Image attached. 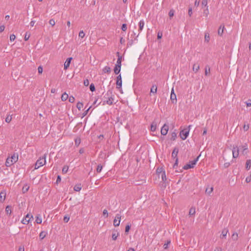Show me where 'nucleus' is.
<instances>
[{
  "mask_svg": "<svg viewBox=\"0 0 251 251\" xmlns=\"http://www.w3.org/2000/svg\"><path fill=\"white\" fill-rule=\"evenodd\" d=\"M122 30L124 31H125L127 29V25L126 24H124L122 26Z\"/></svg>",
  "mask_w": 251,
  "mask_h": 251,
  "instance_id": "de8ad7c7",
  "label": "nucleus"
},
{
  "mask_svg": "<svg viewBox=\"0 0 251 251\" xmlns=\"http://www.w3.org/2000/svg\"><path fill=\"white\" fill-rule=\"evenodd\" d=\"M63 220H64V222L67 223L69 221V217H67L66 216H65L64 217Z\"/></svg>",
  "mask_w": 251,
  "mask_h": 251,
  "instance_id": "338daca9",
  "label": "nucleus"
},
{
  "mask_svg": "<svg viewBox=\"0 0 251 251\" xmlns=\"http://www.w3.org/2000/svg\"><path fill=\"white\" fill-rule=\"evenodd\" d=\"M76 107L80 110L83 107V103L80 102H78L76 104Z\"/></svg>",
  "mask_w": 251,
  "mask_h": 251,
  "instance_id": "4c0bfd02",
  "label": "nucleus"
},
{
  "mask_svg": "<svg viewBox=\"0 0 251 251\" xmlns=\"http://www.w3.org/2000/svg\"><path fill=\"white\" fill-rule=\"evenodd\" d=\"M35 221L37 224H41L42 223V219L40 216H37Z\"/></svg>",
  "mask_w": 251,
  "mask_h": 251,
  "instance_id": "79ce46f5",
  "label": "nucleus"
},
{
  "mask_svg": "<svg viewBox=\"0 0 251 251\" xmlns=\"http://www.w3.org/2000/svg\"><path fill=\"white\" fill-rule=\"evenodd\" d=\"M213 191V187H211L210 188H206V190H205V193L208 194V195H210Z\"/></svg>",
  "mask_w": 251,
  "mask_h": 251,
  "instance_id": "473e14b6",
  "label": "nucleus"
},
{
  "mask_svg": "<svg viewBox=\"0 0 251 251\" xmlns=\"http://www.w3.org/2000/svg\"><path fill=\"white\" fill-rule=\"evenodd\" d=\"M49 23L50 25H51L52 26H54L55 24V22L54 21V20L53 19H50L49 21Z\"/></svg>",
  "mask_w": 251,
  "mask_h": 251,
  "instance_id": "6e6d98bb",
  "label": "nucleus"
},
{
  "mask_svg": "<svg viewBox=\"0 0 251 251\" xmlns=\"http://www.w3.org/2000/svg\"><path fill=\"white\" fill-rule=\"evenodd\" d=\"M121 216L119 214H117L113 221V225L115 226H119L121 221Z\"/></svg>",
  "mask_w": 251,
  "mask_h": 251,
  "instance_id": "423d86ee",
  "label": "nucleus"
},
{
  "mask_svg": "<svg viewBox=\"0 0 251 251\" xmlns=\"http://www.w3.org/2000/svg\"><path fill=\"white\" fill-rule=\"evenodd\" d=\"M78 36L81 38H83L85 36V33L83 30H81L79 32Z\"/></svg>",
  "mask_w": 251,
  "mask_h": 251,
  "instance_id": "c03bdc74",
  "label": "nucleus"
},
{
  "mask_svg": "<svg viewBox=\"0 0 251 251\" xmlns=\"http://www.w3.org/2000/svg\"><path fill=\"white\" fill-rule=\"evenodd\" d=\"M6 197V192L5 191H1L0 193V201L3 202Z\"/></svg>",
  "mask_w": 251,
  "mask_h": 251,
  "instance_id": "ddd939ff",
  "label": "nucleus"
},
{
  "mask_svg": "<svg viewBox=\"0 0 251 251\" xmlns=\"http://www.w3.org/2000/svg\"><path fill=\"white\" fill-rule=\"evenodd\" d=\"M74 189L75 191L78 192L81 189V185L80 184H78L74 186Z\"/></svg>",
  "mask_w": 251,
  "mask_h": 251,
  "instance_id": "a878e982",
  "label": "nucleus"
},
{
  "mask_svg": "<svg viewBox=\"0 0 251 251\" xmlns=\"http://www.w3.org/2000/svg\"><path fill=\"white\" fill-rule=\"evenodd\" d=\"M69 167L67 166H64L62 169V173L66 174L68 171Z\"/></svg>",
  "mask_w": 251,
  "mask_h": 251,
  "instance_id": "ea45409f",
  "label": "nucleus"
},
{
  "mask_svg": "<svg viewBox=\"0 0 251 251\" xmlns=\"http://www.w3.org/2000/svg\"><path fill=\"white\" fill-rule=\"evenodd\" d=\"M5 27L3 25L0 26V32H2L4 31Z\"/></svg>",
  "mask_w": 251,
  "mask_h": 251,
  "instance_id": "69168bd1",
  "label": "nucleus"
},
{
  "mask_svg": "<svg viewBox=\"0 0 251 251\" xmlns=\"http://www.w3.org/2000/svg\"><path fill=\"white\" fill-rule=\"evenodd\" d=\"M199 158V156H198L194 160L190 161L189 162V164H187L184 165V167H183V169L188 170L189 169L194 168L195 165L196 164L197 162L198 161Z\"/></svg>",
  "mask_w": 251,
  "mask_h": 251,
  "instance_id": "39448f33",
  "label": "nucleus"
},
{
  "mask_svg": "<svg viewBox=\"0 0 251 251\" xmlns=\"http://www.w3.org/2000/svg\"><path fill=\"white\" fill-rule=\"evenodd\" d=\"M119 235V233H114L112 234V239L113 240H116L117 238V237Z\"/></svg>",
  "mask_w": 251,
  "mask_h": 251,
  "instance_id": "49530a36",
  "label": "nucleus"
},
{
  "mask_svg": "<svg viewBox=\"0 0 251 251\" xmlns=\"http://www.w3.org/2000/svg\"><path fill=\"white\" fill-rule=\"evenodd\" d=\"M192 14V8H189L188 10V15L190 17L191 16Z\"/></svg>",
  "mask_w": 251,
  "mask_h": 251,
  "instance_id": "e2e57ef3",
  "label": "nucleus"
},
{
  "mask_svg": "<svg viewBox=\"0 0 251 251\" xmlns=\"http://www.w3.org/2000/svg\"><path fill=\"white\" fill-rule=\"evenodd\" d=\"M163 172L164 171H163V169L162 168H157L156 170V173L159 176L160 175H161Z\"/></svg>",
  "mask_w": 251,
  "mask_h": 251,
  "instance_id": "58836bf2",
  "label": "nucleus"
},
{
  "mask_svg": "<svg viewBox=\"0 0 251 251\" xmlns=\"http://www.w3.org/2000/svg\"><path fill=\"white\" fill-rule=\"evenodd\" d=\"M31 217L32 218V216H31ZM30 218V215L28 214H27L25 218L22 220V223L23 224H28Z\"/></svg>",
  "mask_w": 251,
  "mask_h": 251,
  "instance_id": "4468645a",
  "label": "nucleus"
},
{
  "mask_svg": "<svg viewBox=\"0 0 251 251\" xmlns=\"http://www.w3.org/2000/svg\"><path fill=\"white\" fill-rule=\"evenodd\" d=\"M38 72L39 73V74H42V72H43V68L40 66L38 67Z\"/></svg>",
  "mask_w": 251,
  "mask_h": 251,
  "instance_id": "bf43d9fd",
  "label": "nucleus"
},
{
  "mask_svg": "<svg viewBox=\"0 0 251 251\" xmlns=\"http://www.w3.org/2000/svg\"><path fill=\"white\" fill-rule=\"evenodd\" d=\"M102 169V166L100 164L98 165L96 169L97 172L98 173H100Z\"/></svg>",
  "mask_w": 251,
  "mask_h": 251,
  "instance_id": "c9c22d12",
  "label": "nucleus"
},
{
  "mask_svg": "<svg viewBox=\"0 0 251 251\" xmlns=\"http://www.w3.org/2000/svg\"><path fill=\"white\" fill-rule=\"evenodd\" d=\"M69 101L70 102L73 103L75 101V98L73 96H70L69 98Z\"/></svg>",
  "mask_w": 251,
  "mask_h": 251,
  "instance_id": "603ef678",
  "label": "nucleus"
},
{
  "mask_svg": "<svg viewBox=\"0 0 251 251\" xmlns=\"http://www.w3.org/2000/svg\"><path fill=\"white\" fill-rule=\"evenodd\" d=\"M72 59V57H70L67 59L66 61L64 63V69L66 70L70 66L71 63V60Z\"/></svg>",
  "mask_w": 251,
  "mask_h": 251,
  "instance_id": "2eb2a0df",
  "label": "nucleus"
},
{
  "mask_svg": "<svg viewBox=\"0 0 251 251\" xmlns=\"http://www.w3.org/2000/svg\"><path fill=\"white\" fill-rule=\"evenodd\" d=\"M225 28L224 25H221L219 27L218 30V33L219 35L222 36L223 32H224V29Z\"/></svg>",
  "mask_w": 251,
  "mask_h": 251,
  "instance_id": "6ab92c4d",
  "label": "nucleus"
},
{
  "mask_svg": "<svg viewBox=\"0 0 251 251\" xmlns=\"http://www.w3.org/2000/svg\"><path fill=\"white\" fill-rule=\"evenodd\" d=\"M47 232L45 231H42L39 234V237L41 240H43L47 235Z\"/></svg>",
  "mask_w": 251,
  "mask_h": 251,
  "instance_id": "4be33fe9",
  "label": "nucleus"
},
{
  "mask_svg": "<svg viewBox=\"0 0 251 251\" xmlns=\"http://www.w3.org/2000/svg\"><path fill=\"white\" fill-rule=\"evenodd\" d=\"M103 215H104V216H106V217H108V214L107 210L106 209L103 210Z\"/></svg>",
  "mask_w": 251,
  "mask_h": 251,
  "instance_id": "680f3d73",
  "label": "nucleus"
},
{
  "mask_svg": "<svg viewBox=\"0 0 251 251\" xmlns=\"http://www.w3.org/2000/svg\"><path fill=\"white\" fill-rule=\"evenodd\" d=\"M12 120V117L11 116H8L6 119H5V121L7 123H10V121H11Z\"/></svg>",
  "mask_w": 251,
  "mask_h": 251,
  "instance_id": "3c124183",
  "label": "nucleus"
},
{
  "mask_svg": "<svg viewBox=\"0 0 251 251\" xmlns=\"http://www.w3.org/2000/svg\"><path fill=\"white\" fill-rule=\"evenodd\" d=\"M29 187L27 185H25L22 189L23 192L24 193L28 191Z\"/></svg>",
  "mask_w": 251,
  "mask_h": 251,
  "instance_id": "e433bc0d",
  "label": "nucleus"
},
{
  "mask_svg": "<svg viewBox=\"0 0 251 251\" xmlns=\"http://www.w3.org/2000/svg\"><path fill=\"white\" fill-rule=\"evenodd\" d=\"M195 208L193 207H191L190 209L189 214L190 215H193L195 214Z\"/></svg>",
  "mask_w": 251,
  "mask_h": 251,
  "instance_id": "f704fd0d",
  "label": "nucleus"
},
{
  "mask_svg": "<svg viewBox=\"0 0 251 251\" xmlns=\"http://www.w3.org/2000/svg\"><path fill=\"white\" fill-rule=\"evenodd\" d=\"M122 76H121V74H120L117 77V81H116L117 88L118 89H121L122 87Z\"/></svg>",
  "mask_w": 251,
  "mask_h": 251,
  "instance_id": "0eeeda50",
  "label": "nucleus"
},
{
  "mask_svg": "<svg viewBox=\"0 0 251 251\" xmlns=\"http://www.w3.org/2000/svg\"><path fill=\"white\" fill-rule=\"evenodd\" d=\"M157 87L156 85H153L151 89V93H156Z\"/></svg>",
  "mask_w": 251,
  "mask_h": 251,
  "instance_id": "5701e85b",
  "label": "nucleus"
},
{
  "mask_svg": "<svg viewBox=\"0 0 251 251\" xmlns=\"http://www.w3.org/2000/svg\"><path fill=\"white\" fill-rule=\"evenodd\" d=\"M117 54L118 55V58L116 65H119V66H121L122 56L120 55L119 52H117Z\"/></svg>",
  "mask_w": 251,
  "mask_h": 251,
  "instance_id": "aec40b11",
  "label": "nucleus"
},
{
  "mask_svg": "<svg viewBox=\"0 0 251 251\" xmlns=\"http://www.w3.org/2000/svg\"><path fill=\"white\" fill-rule=\"evenodd\" d=\"M178 149L175 148L173 152H172V157H173L174 158H177V153H178Z\"/></svg>",
  "mask_w": 251,
  "mask_h": 251,
  "instance_id": "f3484780",
  "label": "nucleus"
},
{
  "mask_svg": "<svg viewBox=\"0 0 251 251\" xmlns=\"http://www.w3.org/2000/svg\"><path fill=\"white\" fill-rule=\"evenodd\" d=\"M210 40V36L209 34L207 32L205 33L204 35V41L205 42L208 43Z\"/></svg>",
  "mask_w": 251,
  "mask_h": 251,
  "instance_id": "c85d7f7f",
  "label": "nucleus"
},
{
  "mask_svg": "<svg viewBox=\"0 0 251 251\" xmlns=\"http://www.w3.org/2000/svg\"><path fill=\"white\" fill-rule=\"evenodd\" d=\"M103 72L104 73H110L111 72V68L108 66H105L103 69Z\"/></svg>",
  "mask_w": 251,
  "mask_h": 251,
  "instance_id": "393cba45",
  "label": "nucleus"
},
{
  "mask_svg": "<svg viewBox=\"0 0 251 251\" xmlns=\"http://www.w3.org/2000/svg\"><path fill=\"white\" fill-rule=\"evenodd\" d=\"M228 232V230L227 228H225L223 229L222 231V233L220 236L221 239H225L226 238V235Z\"/></svg>",
  "mask_w": 251,
  "mask_h": 251,
  "instance_id": "9b49d317",
  "label": "nucleus"
},
{
  "mask_svg": "<svg viewBox=\"0 0 251 251\" xmlns=\"http://www.w3.org/2000/svg\"><path fill=\"white\" fill-rule=\"evenodd\" d=\"M130 228V226L128 225H126V228H125V232L126 233L128 232Z\"/></svg>",
  "mask_w": 251,
  "mask_h": 251,
  "instance_id": "5fc2aeb1",
  "label": "nucleus"
},
{
  "mask_svg": "<svg viewBox=\"0 0 251 251\" xmlns=\"http://www.w3.org/2000/svg\"><path fill=\"white\" fill-rule=\"evenodd\" d=\"M145 23L144 20H141L139 23V29L138 31L139 33L137 35V36L139 35V33L141 32V31L143 30L144 26Z\"/></svg>",
  "mask_w": 251,
  "mask_h": 251,
  "instance_id": "f8f14e48",
  "label": "nucleus"
},
{
  "mask_svg": "<svg viewBox=\"0 0 251 251\" xmlns=\"http://www.w3.org/2000/svg\"><path fill=\"white\" fill-rule=\"evenodd\" d=\"M200 69V65L197 64L195 63L193 65V71L195 73L198 72V71Z\"/></svg>",
  "mask_w": 251,
  "mask_h": 251,
  "instance_id": "a211bd4d",
  "label": "nucleus"
},
{
  "mask_svg": "<svg viewBox=\"0 0 251 251\" xmlns=\"http://www.w3.org/2000/svg\"><path fill=\"white\" fill-rule=\"evenodd\" d=\"M233 157L234 158H237L239 155V149L237 146L233 147L232 149Z\"/></svg>",
  "mask_w": 251,
  "mask_h": 251,
  "instance_id": "1a4fd4ad",
  "label": "nucleus"
},
{
  "mask_svg": "<svg viewBox=\"0 0 251 251\" xmlns=\"http://www.w3.org/2000/svg\"><path fill=\"white\" fill-rule=\"evenodd\" d=\"M169 130V126L166 124H164L161 129V133L163 135H166Z\"/></svg>",
  "mask_w": 251,
  "mask_h": 251,
  "instance_id": "6e6552de",
  "label": "nucleus"
},
{
  "mask_svg": "<svg viewBox=\"0 0 251 251\" xmlns=\"http://www.w3.org/2000/svg\"><path fill=\"white\" fill-rule=\"evenodd\" d=\"M121 66L119 65H115L114 71L115 74L118 75L120 73Z\"/></svg>",
  "mask_w": 251,
  "mask_h": 251,
  "instance_id": "dca6fc26",
  "label": "nucleus"
},
{
  "mask_svg": "<svg viewBox=\"0 0 251 251\" xmlns=\"http://www.w3.org/2000/svg\"><path fill=\"white\" fill-rule=\"evenodd\" d=\"M46 154H44L42 157H40L36 161L35 164V169H37L39 167L43 166L46 163Z\"/></svg>",
  "mask_w": 251,
  "mask_h": 251,
  "instance_id": "7ed1b4c3",
  "label": "nucleus"
},
{
  "mask_svg": "<svg viewBox=\"0 0 251 251\" xmlns=\"http://www.w3.org/2000/svg\"><path fill=\"white\" fill-rule=\"evenodd\" d=\"M243 153H244L245 151L248 150V146L247 144H245L243 146Z\"/></svg>",
  "mask_w": 251,
  "mask_h": 251,
  "instance_id": "13d9d810",
  "label": "nucleus"
},
{
  "mask_svg": "<svg viewBox=\"0 0 251 251\" xmlns=\"http://www.w3.org/2000/svg\"><path fill=\"white\" fill-rule=\"evenodd\" d=\"M90 90L92 91V92H93L95 90V85L93 83H92L91 84L90 86Z\"/></svg>",
  "mask_w": 251,
  "mask_h": 251,
  "instance_id": "09e8293b",
  "label": "nucleus"
},
{
  "mask_svg": "<svg viewBox=\"0 0 251 251\" xmlns=\"http://www.w3.org/2000/svg\"><path fill=\"white\" fill-rule=\"evenodd\" d=\"M29 37H30V34H28L27 32H26L25 34V41L28 40Z\"/></svg>",
  "mask_w": 251,
  "mask_h": 251,
  "instance_id": "864d4df0",
  "label": "nucleus"
},
{
  "mask_svg": "<svg viewBox=\"0 0 251 251\" xmlns=\"http://www.w3.org/2000/svg\"><path fill=\"white\" fill-rule=\"evenodd\" d=\"M162 180L164 182H165V181L167 180V178L165 174V172H163L162 173L161 175Z\"/></svg>",
  "mask_w": 251,
  "mask_h": 251,
  "instance_id": "72a5a7b5",
  "label": "nucleus"
},
{
  "mask_svg": "<svg viewBox=\"0 0 251 251\" xmlns=\"http://www.w3.org/2000/svg\"><path fill=\"white\" fill-rule=\"evenodd\" d=\"M201 5H202V6H204V7H206V8L207 7V0H202V2H201Z\"/></svg>",
  "mask_w": 251,
  "mask_h": 251,
  "instance_id": "37998d69",
  "label": "nucleus"
},
{
  "mask_svg": "<svg viewBox=\"0 0 251 251\" xmlns=\"http://www.w3.org/2000/svg\"><path fill=\"white\" fill-rule=\"evenodd\" d=\"M156 126L157 123L155 121L153 122L151 126V131H154L156 130Z\"/></svg>",
  "mask_w": 251,
  "mask_h": 251,
  "instance_id": "412c9836",
  "label": "nucleus"
},
{
  "mask_svg": "<svg viewBox=\"0 0 251 251\" xmlns=\"http://www.w3.org/2000/svg\"><path fill=\"white\" fill-rule=\"evenodd\" d=\"M162 37V32H158L157 34V38L158 39H161Z\"/></svg>",
  "mask_w": 251,
  "mask_h": 251,
  "instance_id": "0e129e2a",
  "label": "nucleus"
},
{
  "mask_svg": "<svg viewBox=\"0 0 251 251\" xmlns=\"http://www.w3.org/2000/svg\"><path fill=\"white\" fill-rule=\"evenodd\" d=\"M18 160V155L14 154L11 157H8L5 162V165L7 167H10L14 163H16Z\"/></svg>",
  "mask_w": 251,
  "mask_h": 251,
  "instance_id": "f03ea898",
  "label": "nucleus"
},
{
  "mask_svg": "<svg viewBox=\"0 0 251 251\" xmlns=\"http://www.w3.org/2000/svg\"><path fill=\"white\" fill-rule=\"evenodd\" d=\"M114 95L113 94L112 91L109 90L103 96V104L106 103L108 105H112L114 102Z\"/></svg>",
  "mask_w": 251,
  "mask_h": 251,
  "instance_id": "f257e3e1",
  "label": "nucleus"
},
{
  "mask_svg": "<svg viewBox=\"0 0 251 251\" xmlns=\"http://www.w3.org/2000/svg\"><path fill=\"white\" fill-rule=\"evenodd\" d=\"M5 212L7 214L10 215L11 213V207L10 206L7 205L5 208Z\"/></svg>",
  "mask_w": 251,
  "mask_h": 251,
  "instance_id": "c756f323",
  "label": "nucleus"
},
{
  "mask_svg": "<svg viewBox=\"0 0 251 251\" xmlns=\"http://www.w3.org/2000/svg\"><path fill=\"white\" fill-rule=\"evenodd\" d=\"M171 100L173 103H176V95L174 93V90L173 88L171 91Z\"/></svg>",
  "mask_w": 251,
  "mask_h": 251,
  "instance_id": "9d476101",
  "label": "nucleus"
},
{
  "mask_svg": "<svg viewBox=\"0 0 251 251\" xmlns=\"http://www.w3.org/2000/svg\"><path fill=\"white\" fill-rule=\"evenodd\" d=\"M251 167V160H247L246 163V168L247 170H249Z\"/></svg>",
  "mask_w": 251,
  "mask_h": 251,
  "instance_id": "bb28decb",
  "label": "nucleus"
},
{
  "mask_svg": "<svg viewBox=\"0 0 251 251\" xmlns=\"http://www.w3.org/2000/svg\"><path fill=\"white\" fill-rule=\"evenodd\" d=\"M83 83L85 86H87L89 84L88 79H85L84 80Z\"/></svg>",
  "mask_w": 251,
  "mask_h": 251,
  "instance_id": "052dcab7",
  "label": "nucleus"
},
{
  "mask_svg": "<svg viewBox=\"0 0 251 251\" xmlns=\"http://www.w3.org/2000/svg\"><path fill=\"white\" fill-rule=\"evenodd\" d=\"M175 11L173 9H171L170 10L169 12V15L170 18H172L174 15Z\"/></svg>",
  "mask_w": 251,
  "mask_h": 251,
  "instance_id": "a18cd8bd",
  "label": "nucleus"
},
{
  "mask_svg": "<svg viewBox=\"0 0 251 251\" xmlns=\"http://www.w3.org/2000/svg\"><path fill=\"white\" fill-rule=\"evenodd\" d=\"M68 99V95L66 93H64L61 96L62 101H65Z\"/></svg>",
  "mask_w": 251,
  "mask_h": 251,
  "instance_id": "cd10ccee",
  "label": "nucleus"
},
{
  "mask_svg": "<svg viewBox=\"0 0 251 251\" xmlns=\"http://www.w3.org/2000/svg\"><path fill=\"white\" fill-rule=\"evenodd\" d=\"M238 235L237 233H233L231 236V238L233 241H237L238 239Z\"/></svg>",
  "mask_w": 251,
  "mask_h": 251,
  "instance_id": "7c9ffc66",
  "label": "nucleus"
},
{
  "mask_svg": "<svg viewBox=\"0 0 251 251\" xmlns=\"http://www.w3.org/2000/svg\"><path fill=\"white\" fill-rule=\"evenodd\" d=\"M203 14L206 17L209 15V10H208V6H207L206 9L205 10H204V11H203Z\"/></svg>",
  "mask_w": 251,
  "mask_h": 251,
  "instance_id": "a19ab883",
  "label": "nucleus"
},
{
  "mask_svg": "<svg viewBox=\"0 0 251 251\" xmlns=\"http://www.w3.org/2000/svg\"><path fill=\"white\" fill-rule=\"evenodd\" d=\"M246 104L247 106H251V100H249Z\"/></svg>",
  "mask_w": 251,
  "mask_h": 251,
  "instance_id": "774afa93",
  "label": "nucleus"
},
{
  "mask_svg": "<svg viewBox=\"0 0 251 251\" xmlns=\"http://www.w3.org/2000/svg\"><path fill=\"white\" fill-rule=\"evenodd\" d=\"M210 69L209 66L206 65L205 68V75H210Z\"/></svg>",
  "mask_w": 251,
  "mask_h": 251,
  "instance_id": "b1692460",
  "label": "nucleus"
},
{
  "mask_svg": "<svg viewBox=\"0 0 251 251\" xmlns=\"http://www.w3.org/2000/svg\"><path fill=\"white\" fill-rule=\"evenodd\" d=\"M176 137H177L176 133L175 132H173L171 134V137L170 138V139L172 141H174L176 140Z\"/></svg>",
  "mask_w": 251,
  "mask_h": 251,
  "instance_id": "2f4dec72",
  "label": "nucleus"
},
{
  "mask_svg": "<svg viewBox=\"0 0 251 251\" xmlns=\"http://www.w3.org/2000/svg\"><path fill=\"white\" fill-rule=\"evenodd\" d=\"M16 38V36L14 34H11L10 36V40L11 41H14Z\"/></svg>",
  "mask_w": 251,
  "mask_h": 251,
  "instance_id": "4d7b16f0",
  "label": "nucleus"
},
{
  "mask_svg": "<svg viewBox=\"0 0 251 251\" xmlns=\"http://www.w3.org/2000/svg\"><path fill=\"white\" fill-rule=\"evenodd\" d=\"M249 129V125L248 124V125H246V124H244V126H243V129L245 131H246L247 130H248Z\"/></svg>",
  "mask_w": 251,
  "mask_h": 251,
  "instance_id": "8fccbe9b",
  "label": "nucleus"
},
{
  "mask_svg": "<svg viewBox=\"0 0 251 251\" xmlns=\"http://www.w3.org/2000/svg\"><path fill=\"white\" fill-rule=\"evenodd\" d=\"M191 125L189 126L188 128H184L180 132L179 136L182 140H185L188 137Z\"/></svg>",
  "mask_w": 251,
  "mask_h": 251,
  "instance_id": "20e7f679",
  "label": "nucleus"
}]
</instances>
